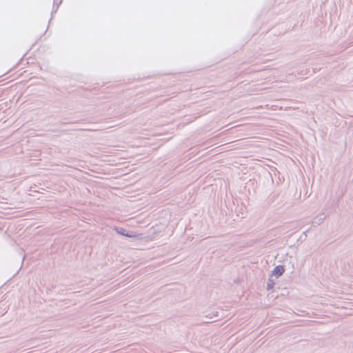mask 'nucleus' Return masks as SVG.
Masks as SVG:
<instances>
[{
	"instance_id": "nucleus-7",
	"label": "nucleus",
	"mask_w": 353,
	"mask_h": 353,
	"mask_svg": "<svg viewBox=\"0 0 353 353\" xmlns=\"http://www.w3.org/2000/svg\"><path fill=\"white\" fill-rule=\"evenodd\" d=\"M125 236L130 237V238H135L137 236V234H136L133 232H126Z\"/></svg>"
},
{
	"instance_id": "nucleus-2",
	"label": "nucleus",
	"mask_w": 353,
	"mask_h": 353,
	"mask_svg": "<svg viewBox=\"0 0 353 353\" xmlns=\"http://www.w3.org/2000/svg\"><path fill=\"white\" fill-rule=\"evenodd\" d=\"M63 0H54L52 14L57 12L59 6L61 4Z\"/></svg>"
},
{
	"instance_id": "nucleus-3",
	"label": "nucleus",
	"mask_w": 353,
	"mask_h": 353,
	"mask_svg": "<svg viewBox=\"0 0 353 353\" xmlns=\"http://www.w3.org/2000/svg\"><path fill=\"white\" fill-rule=\"evenodd\" d=\"M274 284H275L274 281L270 276V277L268 278V281H267V290H272L274 288Z\"/></svg>"
},
{
	"instance_id": "nucleus-9",
	"label": "nucleus",
	"mask_w": 353,
	"mask_h": 353,
	"mask_svg": "<svg viewBox=\"0 0 353 353\" xmlns=\"http://www.w3.org/2000/svg\"><path fill=\"white\" fill-rule=\"evenodd\" d=\"M308 230L305 231V232H303V234L305 235V236H307V234H306V232H307Z\"/></svg>"
},
{
	"instance_id": "nucleus-1",
	"label": "nucleus",
	"mask_w": 353,
	"mask_h": 353,
	"mask_svg": "<svg viewBox=\"0 0 353 353\" xmlns=\"http://www.w3.org/2000/svg\"><path fill=\"white\" fill-rule=\"evenodd\" d=\"M284 272H285V268L283 265H276L272 271V274H271L270 276L274 275L276 278H279L284 273Z\"/></svg>"
},
{
	"instance_id": "nucleus-4",
	"label": "nucleus",
	"mask_w": 353,
	"mask_h": 353,
	"mask_svg": "<svg viewBox=\"0 0 353 353\" xmlns=\"http://www.w3.org/2000/svg\"><path fill=\"white\" fill-rule=\"evenodd\" d=\"M219 314V312L214 311V312L208 314L207 315H205V317L208 319H213L214 318L218 317Z\"/></svg>"
},
{
	"instance_id": "nucleus-6",
	"label": "nucleus",
	"mask_w": 353,
	"mask_h": 353,
	"mask_svg": "<svg viewBox=\"0 0 353 353\" xmlns=\"http://www.w3.org/2000/svg\"><path fill=\"white\" fill-rule=\"evenodd\" d=\"M325 219V217L321 216H318L315 219V220L312 222L313 223H316L317 225H320L321 223H322L323 222Z\"/></svg>"
},
{
	"instance_id": "nucleus-8",
	"label": "nucleus",
	"mask_w": 353,
	"mask_h": 353,
	"mask_svg": "<svg viewBox=\"0 0 353 353\" xmlns=\"http://www.w3.org/2000/svg\"><path fill=\"white\" fill-rule=\"evenodd\" d=\"M65 119L61 120L60 121V123L63 124V125H66V124H69V123H77V121H65Z\"/></svg>"
},
{
	"instance_id": "nucleus-5",
	"label": "nucleus",
	"mask_w": 353,
	"mask_h": 353,
	"mask_svg": "<svg viewBox=\"0 0 353 353\" xmlns=\"http://www.w3.org/2000/svg\"><path fill=\"white\" fill-rule=\"evenodd\" d=\"M114 230L119 234L125 236L126 230L123 228L114 227Z\"/></svg>"
}]
</instances>
